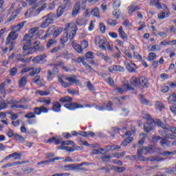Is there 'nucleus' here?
I'll list each match as a JSON object with an SVG mask.
<instances>
[{"instance_id": "f257e3e1", "label": "nucleus", "mask_w": 176, "mask_h": 176, "mask_svg": "<svg viewBox=\"0 0 176 176\" xmlns=\"http://www.w3.org/2000/svg\"><path fill=\"white\" fill-rule=\"evenodd\" d=\"M34 46L31 47V44H28V42L26 43L23 47V55L18 54L16 56V60L18 61H21V63H30L32 56L27 58L25 56H30L36 52H42L44 50L45 47L43 45H41V41H36L33 43Z\"/></svg>"}, {"instance_id": "f03ea898", "label": "nucleus", "mask_w": 176, "mask_h": 176, "mask_svg": "<svg viewBox=\"0 0 176 176\" xmlns=\"http://www.w3.org/2000/svg\"><path fill=\"white\" fill-rule=\"evenodd\" d=\"M66 32L63 34L60 39V43L64 45L68 42V38L72 39L74 35H76V31H78V28L74 23H67L65 25Z\"/></svg>"}, {"instance_id": "7ed1b4c3", "label": "nucleus", "mask_w": 176, "mask_h": 176, "mask_svg": "<svg viewBox=\"0 0 176 176\" xmlns=\"http://www.w3.org/2000/svg\"><path fill=\"white\" fill-rule=\"evenodd\" d=\"M65 80H67V82L64 81L63 79L60 78H58V82L60 83L61 86L63 87H70V86H72V85H76V86H80V81L79 80L76 79V77L74 75H71L70 76H65L64 77Z\"/></svg>"}, {"instance_id": "20e7f679", "label": "nucleus", "mask_w": 176, "mask_h": 176, "mask_svg": "<svg viewBox=\"0 0 176 176\" xmlns=\"http://www.w3.org/2000/svg\"><path fill=\"white\" fill-rule=\"evenodd\" d=\"M142 118L143 119H146L147 124L144 126V130L146 133H149L151 130H153V127L156 126V122L152 119L151 115L148 113L146 111H142Z\"/></svg>"}, {"instance_id": "39448f33", "label": "nucleus", "mask_w": 176, "mask_h": 176, "mask_svg": "<svg viewBox=\"0 0 176 176\" xmlns=\"http://www.w3.org/2000/svg\"><path fill=\"white\" fill-rule=\"evenodd\" d=\"M56 30V28H54V26L50 28L47 32V34H45V36L41 37V41H45V39H46L47 36H50V35H52V32H54L53 34L54 38H57V36H58V35H60V34L63 32V28H58L56 30Z\"/></svg>"}, {"instance_id": "423d86ee", "label": "nucleus", "mask_w": 176, "mask_h": 176, "mask_svg": "<svg viewBox=\"0 0 176 176\" xmlns=\"http://www.w3.org/2000/svg\"><path fill=\"white\" fill-rule=\"evenodd\" d=\"M124 87L126 90H134V88L140 87V78L133 76L130 80V84L125 83Z\"/></svg>"}, {"instance_id": "0eeeda50", "label": "nucleus", "mask_w": 176, "mask_h": 176, "mask_svg": "<svg viewBox=\"0 0 176 176\" xmlns=\"http://www.w3.org/2000/svg\"><path fill=\"white\" fill-rule=\"evenodd\" d=\"M39 30V28L35 27L32 28L29 30V33L26 34L23 37V41H26L28 45H31V42H32V37L34 36V34L36 32V31Z\"/></svg>"}, {"instance_id": "6e6552de", "label": "nucleus", "mask_w": 176, "mask_h": 176, "mask_svg": "<svg viewBox=\"0 0 176 176\" xmlns=\"http://www.w3.org/2000/svg\"><path fill=\"white\" fill-rule=\"evenodd\" d=\"M155 123L164 130H168V131H171L173 134H176V127L170 126V125L167 124H164L160 120H156Z\"/></svg>"}, {"instance_id": "1a4fd4ad", "label": "nucleus", "mask_w": 176, "mask_h": 176, "mask_svg": "<svg viewBox=\"0 0 176 176\" xmlns=\"http://www.w3.org/2000/svg\"><path fill=\"white\" fill-rule=\"evenodd\" d=\"M64 107L70 111H75V109L83 108V105L75 102H70L68 104H65Z\"/></svg>"}, {"instance_id": "9d476101", "label": "nucleus", "mask_w": 176, "mask_h": 176, "mask_svg": "<svg viewBox=\"0 0 176 176\" xmlns=\"http://www.w3.org/2000/svg\"><path fill=\"white\" fill-rule=\"evenodd\" d=\"M27 163H30V161H18L15 162H8L5 165L1 166V168H8L9 167H14V166H21V164H27Z\"/></svg>"}, {"instance_id": "9b49d317", "label": "nucleus", "mask_w": 176, "mask_h": 176, "mask_svg": "<svg viewBox=\"0 0 176 176\" xmlns=\"http://www.w3.org/2000/svg\"><path fill=\"white\" fill-rule=\"evenodd\" d=\"M95 43L96 45H99L100 49H102V50H105L106 49L105 43H108V42L105 41L104 39H101V37H100V36H98L95 38Z\"/></svg>"}, {"instance_id": "f8f14e48", "label": "nucleus", "mask_w": 176, "mask_h": 176, "mask_svg": "<svg viewBox=\"0 0 176 176\" xmlns=\"http://www.w3.org/2000/svg\"><path fill=\"white\" fill-rule=\"evenodd\" d=\"M160 144L162 148H171L173 146V142L164 138L160 141Z\"/></svg>"}, {"instance_id": "ddd939ff", "label": "nucleus", "mask_w": 176, "mask_h": 176, "mask_svg": "<svg viewBox=\"0 0 176 176\" xmlns=\"http://www.w3.org/2000/svg\"><path fill=\"white\" fill-rule=\"evenodd\" d=\"M33 111L36 115H41V113H47V112H49V109L43 106L40 107H35Z\"/></svg>"}, {"instance_id": "4468645a", "label": "nucleus", "mask_w": 176, "mask_h": 176, "mask_svg": "<svg viewBox=\"0 0 176 176\" xmlns=\"http://www.w3.org/2000/svg\"><path fill=\"white\" fill-rule=\"evenodd\" d=\"M162 162L164 160V158L160 156H150L148 157L144 158V162Z\"/></svg>"}, {"instance_id": "2eb2a0df", "label": "nucleus", "mask_w": 176, "mask_h": 176, "mask_svg": "<svg viewBox=\"0 0 176 176\" xmlns=\"http://www.w3.org/2000/svg\"><path fill=\"white\" fill-rule=\"evenodd\" d=\"M72 45L76 53H78V54H83V49H82V46L80 45L74 41L72 42Z\"/></svg>"}, {"instance_id": "dca6fc26", "label": "nucleus", "mask_w": 176, "mask_h": 176, "mask_svg": "<svg viewBox=\"0 0 176 176\" xmlns=\"http://www.w3.org/2000/svg\"><path fill=\"white\" fill-rule=\"evenodd\" d=\"M80 11V3L77 2L73 8V10L72 12V16H73V17H75V16L79 14Z\"/></svg>"}, {"instance_id": "f3484780", "label": "nucleus", "mask_w": 176, "mask_h": 176, "mask_svg": "<svg viewBox=\"0 0 176 176\" xmlns=\"http://www.w3.org/2000/svg\"><path fill=\"white\" fill-rule=\"evenodd\" d=\"M109 72H113L116 71L117 72H123L124 71V67L119 65H113L109 67Z\"/></svg>"}, {"instance_id": "a211bd4d", "label": "nucleus", "mask_w": 176, "mask_h": 176, "mask_svg": "<svg viewBox=\"0 0 176 176\" xmlns=\"http://www.w3.org/2000/svg\"><path fill=\"white\" fill-rule=\"evenodd\" d=\"M47 56L45 54H41L39 56H36L34 58L32 59V63L34 64H38V63H41V61H43L45 58H46Z\"/></svg>"}, {"instance_id": "6ab92c4d", "label": "nucleus", "mask_w": 176, "mask_h": 176, "mask_svg": "<svg viewBox=\"0 0 176 176\" xmlns=\"http://www.w3.org/2000/svg\"><path fill=\"white\" fill-rule=\"evenodd\" d=\"M142 86V87H148L149 83L148 82V80L145 76H141L139 78V85Z\"/></svg>"}, {"instance_id": "aec40b11", "label": "nucleus", "mask_w": 176, "mask_h": 176, "mask_svg": "<svg viewBox=\"0 0 176 176\" xmlns=\"http://www.w3.org/2000/svg\"><path fill=\"white\" fill-rule=\"evenodd\" d=\"M64 167L68 171H74L79 168V165L78 164H70L65 165Z\"/></svg>"}, {"instance_id": "412c9836", "label": "nucleus", "mask_w": 176, "mask_h": 176, "mask_svg": "<svg viewBox=\"0 0 176 176\" xmlns=\"http://www.w3.org/2000/svg\"><path fill=\"white\" fill-rule=\"evenodd\" d=\"M26 23H27V21H22L20 23L17 24L16 25L12 27V32H14L16 34V32H19L20 31V30H21V28H23V27H24V24H25Z\"/></svg>"}, {"instance_id": "4be33fe9", "label": "nucleus", "mask_w": 176, "mask_h": 176, "mask_svg": "<svg viewBox=\"0 0 176 176\" xmlns=\"http://www.w3.org/2000/svg\"><path fill=\"white\" fill-rule=\"evenodd\" d=\"M17 36H19V34L15 33V32L12 31L8 34L7 37V41L13 42V41H16V39H17Z\"/></svg>"}, {"instance_id": "5701e85b", "label": "nucleus", "mask_w": 176, "mask_h": 176, "mask_svg": "<svg viewBox=\"0 0 176 176\" xmlns=\"http://www.w3.org/2000/svg\"><path fill=\"white\" fill-rule=\"evenodd\" d=\"M56 160H63L62 157H56V158H53L49 160H45V161H41L38 163H37L38 166H41V164H46L48 163H53L54 162H56Z\"/></svg>"}, {"instance_id": "b1692460", "label": "nucleus", "mask_w": 176, "mask_h": 176, "mask_svg": "<svg viewBox=\"0 0 176 176\" xmlns=\"http://www.w3.org/2000/svg\"><path fill=\"white\" fill-rule=\"evenodd\" d=\"M52 111L54 112H61V104L58 102H54L52 106Z\"/></svg>"}, {"instance_id": "393cba45", "label": "nucleus", "mask_w": 176, "mask_h": 176, "mask_svg": "<svg viewBox=\"0 0 176 176\" xmlns=\"http://www.w3.org/2000/svg\"><path fill=\"white\" fill-rule=\"evenodd\" d=\"M160 155H161V156H164V157H168V156H174V155H176V150H174L173 151H165L162 153H160Z\"/></svg>"}, {"instance_id": "a878e982", "label": "nucleus", "mask_w": 176, "mask_h": 176, "mask_svg": "<svg viewBox=\"0 0 176 176\" xmlns=\"http://www.w3.org/2000/svg\"><path fill=\"white\" fill-rule=\"evenodd\" d=\"M27 79H28V76H23L19 80V87H24L27 85Z\"/></svg>"}, {"instance_id": "bb28decb", "label": "nucleus", "mask_w": 176, "mask_h": 176, "mask_svg": "<svg viewBox=\"0 0 176 176\" xmlns=\"http://www.w3.org/2000/svg\"><path fill=\"white\" fill-rule=\"evenodd\" d=\"M56 45H57V41L56 39L51 38L47 41L46 47L47 49H50L52 46H54Z\"/></svg>"}, {"instance_id": "cd10ccee", "label": "nucleus", "mask_w": 176, "mask_h": 176, "mask_svg": "<svg viewBox=\"0 0 176 176\" xmlns=\"http://www.w3.org/2000/svg\"><path fill=\"white\" fill-rule=\"evenodd\" d=\"M43 20H44V21L40 25V27L41 28H47V27H49V25H50V24H52V23L51 21H48L46 18L43 17Z\"/></svg>"}, {"instance_id": "c85d7f7f", "label": "nucleus", "mask_w": 176, "mask_h": 176, "mask_svg": "<svg viewBox=\"0 0 176 176\" xmlns=\"http://www.w3.org/2000/svg\"><path fill=\"white\" fill-rule=\"evenodd\" d=\"M43 20H44V21L40 25V27L41 28H47V27H49V25H50V24H52V23L51 21H48L46 18L43 17Z\"/></svg>"}, {"instance_id": "c756f323", "label": "nucleus", "mask_w": 176, "mask_h": 176, "mask_svg": "<svg viewBox=\"0 0 176 176\" xmlns=\"http://www.w3.org/2000/svg\"><path fill=\"white\" fill-rule=\"evenodd\" d=\"M91 14L94 17H98V19H100V10L98 9V8L96 7L92 9L91 11Z\"/></svg>"}, {"instance_id": "7c9ffc66", "label": "nucleus", "mask_w": 176, "mask_h": 176, "mask_svg": "<svg viewBox=\"0 0 176 176\" xmlns=\"http://www.w3.org/2000/svg\"><path fill=\"white\" fill-rule=\"evenodd\" d=\"M111 170H113L116 173H123L124 171H126V168L112 166Z\"/></svg>"}, {"instance_id": "2f4dec72", "label": "nucleus", "mask_w": 176, "mask_h": 176, "mask_svg": "<svg viewBox=\"0 0 176 176\" xmlns=\"http://www.w3.org/2000/svg\"><path fill=\"white\" fill-rule=\"evenodd\" d=\"M112 157H115L114 153H111L108 155H103L102 157H101V159L102 162L107 163V162H109L110 159H112Z\"/></svg>"}, {"instance_id": "473e14b6", "label": "nucleus", "mask_w": 176, "mask_h": 176, "mask_svg": "<svg viewBox=\"0 0 176 176\" xmlns=\"http://www.w3.org/2000/svg\"><path fill=\"white\" fill-rule=\"evenodd\" d=\"M150 6H157V8L162 9V6H160V1L159 0H151L149 2Z\"/></svg>"}, {"instance_id": "72a5a7b5", "label": "nucleus", "mask_w": 176, "mask_h": 176, "mask_svg": "<svg viewBox=\"0 0 176 176\" xmlns=\"http://www.w3.org/2000/svg\"><path fill=\"white\" fill-rule=\"evenodd\" d=\"M59 102H63V104L72 102V98H71L69 96H65V97L61 98L59 100Z\"/></svg>"}, {"instance_id": "f704fd0d", "label": "nucleus", "mask_w": 176, "mask_h": 176, "mask_svg": "<svg viewBox=\"0 0 176 176\" xmlns=\"http://www.w3.org/2000/svg\"><path fill=\"white\" fill-rule=\"evenodd\" d=\"M76 23L77 25H85V24H86V23H87V21L85 19V18H78L76 20Z\"/></svg>"}, {"instance_id": "c9c22d12", "label": "nucleus", "mask_w": 176, "mask_h": 176, "mask_svg": "<svg viewBox=\"0 0 176 176\" xmlns=\"http://www.w3.org/2000/svg\"><path fill=\"white\" fill-rule=\"evenodd\" d=\"M126 68L129 72H135V69L133 67V65H135L134 63H125Z\"/></svg>"}, {"instance_id": "e433bc0d", "label": "nucleus", "mask_w": 176, "mask_h": 176, "mask_svg": "<svg viewBox=\"0 0 176 176\" xmlns=\"http://www.w3.org/2000/svg\"><path fill=\"white\" fill-rule=\"evenodd\" d=\"M43 19H47L48 21L53 23V21H54V19H56V15L53 13H50L45 16H43Z\"/></svg>"}, {"instance_id": "4c0bfd02", "label": "nucleus", "mask_w": 176, "mask_h": 176, "mask_svg": "<svg viewBox=\"0 0 176 176\" xmlns=\"http://www.w3.org/2000/svg\"><path fill=\"white\" fill-rule=\"evenodd\" d=\"M160 140H162V137L159 135H153L151 139V142H153V144H157V142H159Z\"/></svg>"}, {"instance_id": "58836bf2", "label": "nucleus", "mask_w": 176, "mask_h": 176, "mask_svg": "<svg viewBox=\"0 0 176 176\" xmlns=\"http://www.w3.org/2000/svg\"><path fill=\"white\" fill-rule=\"evenodd\" d=\"M170 14V12L166 11V12H160L158 14V19L160 20H163V19H166V17H168V15Z\"/></svg>"}, {"instance_id": "ea45409f", "label": "nucleus", "mask_w": 176, "mask_h": 176, "mask_svg": "<svg viewBox=\"0 0 176 176\" xmlns=\"http://www.w3.org/2000/svg\"><path fill=\"white\" fill-rule=\"evenodd\" d=\"M14 140H15V141H18L19 142H25V139H24V138H23V136H21L19 134H14Z\"/></svg>"}, {"instance_id": "a19ab883", "label": "nucleus", "mask_w": 176, "mask_h": 176, "mask_svg": "<svg viewBox=\"0 0 176 176\" xmlns=\"http://www.w3.org/2000/svg\"><path fill=\"white\" fill-rule=\"evenodd\" d=\"M8 157H14L15 160H20V159H21V154L19 153H13L12 154H10Z\"/></svg>"}, {"instance_id": "79ce46f5", "label": "nucleus", "mask_w": 176, "mask_h": 176, "mask_svg": "<svg viewBox=\"0 0 176 176\" xmlns=\"http://www.w3.org/2000/svg\"><path fill=\"white\" fill-rule=\"evenodd\" d=\"M34 9H36V6H34L32 7V8L27 10V12L25 13V16L28 19V17H31V15L32 14V10Z\"/></svg>"}, {"instance_id": "37998d69", "label": "nucleus", "mask_w": 176, "mask_h": 176, "mask_svg": "<svg viewBox=\"0 0 176 176\" xmlns=\"http://www.w3.org/2000/svg\"><path fill=\"white\" fill-rule=\"evenodd\" d=\"M98 55L99 56V57H100V58H102V60H104L106 63H109V61H111V58H109L108 56L102 53H99L98 54Z\"/></svg>"}, {"instance_id": "c03bdc74", "label": "nucleus", "mask_w": 176, "mask_h": 176, "mask_svg": "<svg viewBox=\"0 0 176 176\" xmlns=\"http://www.w3.org/2000/svg\"><path fill=\"white\" fill-rule=\"evenodd\" d=\"M168 101L169 102H171V104H175L176 102V94H172L168 98Z\"/></svg>"}, {"instance_id": "a18cd8bd", "label": "nucleus", "mask_w": 176, "mask_h": 176, "mask_svg": "<svg viewBox=\"0 0 176 176\" xmlns=\"http://www.w3.org/2000/svg\"><path fill=\"white\" fill-rule=\"evenodd\" d=\"M6 45L8 46L10 52H12V50L14 49V43H13V41L6 40Z\"/></svg>"}, {"instance_id": "49530a36", "label": "nucleus", "mask_w": 176, "mask_h": 176, "mask_svg": "<svg viewBox=\"0 0 176 176\" xmlns=\"http://www.w3.org/2000/svg\"><path fill=\"white\" fill-rule=\"evenodd\" d=\"M25 118L26 119H34L36 118V113H35V111L28 113L26 115H25Z\"/></svg>"}, {"instance_id": "de8ad7c7", "label": "nucleus", "mask_w": 176, "mask_h": 176, "mask_svg": "<svg viewBox=\"0 0 176 176\" xmlns=\"http://www.w3.org/2000/svg\"><path fill=\"white\" fill-rule=\"evenodd\" d=\"M18 14H19V12L14 11V12H12V15H10V16L8 18L7 21L8 22L12 21V20H14L16 17H17Z\"/></svg>"}, {"instance_id": "09e8293b", "label": "nucleus", "mask_w": 176, "mask_h": 176, "mask_svg": "<svg viewBox=\"0 0 176 176\" xmlns=\"http://www.w3.org/2000/svg\"><path fill=\"white\" fill-rule=\"evenodd\" d=\"M133 141V138L128 137L125 140H124L121 145L122 146H127V144H130Z\"/></svg>"}, {"instance_id": "8fccbe9b", "label": "nucleus", "mask_w": 176, "mask_h": 176, "mask_svg": "<svg viewBox=\"0 0 176 176\" xmlns=\"http://www.w3.org/2000/svg\"><path fill=\"white\" fill-rule=\"evenodd\" d=\"M107 148H109V149H107L106 153L109 152L110 151H116V149H120V146L118 145L107 146Z\"/></svg>"}, {"instance_id": "3c124183", "label": "nucleus", "mask_w": 176, "mask_h": 176, "mask_svg": "<svg viewBox=\"0 0 176 176\" xmlns=\"http://www.w3.org/2000/svg\"><path fill=\"white\" fill-rule=\"evenodd\" d=\"M65 10H67V8H65L63 6L59 7L57 9V15L58 16V17H60V16H61L63 13L65 12Z\"/></svg>"}, {"instance_id": "603ef678", "label": "nucleus", "mask_w": 176, "mask_h": 176, "mask_svg": "<svg viewBox=\"0 0 176 176\" xmlns=\"http://www.w3.org/2000/svg\"><path fill=\"white\" fill-rule=\"evenodd\" d=\"M116 91H117V93H119L120 94H123L124 91H127L126 87H124V84L123 87H117L116 88Z\"/></svg>"}, {"instance_id": "864d4df0", "label": "nucleus", "mask_w": 176, "mask_h": 176, "mask_svg": "<svg viewBox=\"0 0 176 176\" xmlns=\"http://www.w3.org/2000/svg\"><path fill=\"white\" fill-rule=\"evenodd\" d=\"M164 138L166 140H175L176 135H175L173 133H166Z\"/></svg>"}, {"instance_id": "5fc2aeb1", "label": "nucleus", "mask_w": 176, "mask_h": 176, "mask_svg": "<svg viewBox=\"0 0 176 176\" xmlns=\"http://www.w3.org/2000/svg\"><path fill=\"white\" fill-rule=\"evenodd\" d=\"M33 72H30L29 75L30 76H34L35 74H39L41 72V71H42V69L41 67H38L37 69H32Z\"/></svg>"}, {"instance_id": "6e6d98bb", "label": "nucleus", "mask_w": 176, "mask_h": 176, "mask_svg": "<svg viewBox=\"0 0 176 176\" xmlns=\"http://www.w3.org/2000/svg\"><path fill=\"white\" fill-rule=\"evenodd\" d=\"M107 24H109V25H111V27H115V25L118 24V22L116 21V20L109 19L107 20Z\"/></svg>"}, {"instance_id": "4d7b16f0", "label": "nucleus", "mask_w": 176, "mask_h": 176, "mask_svg": "<svg viewBox=\"0 0 176 176\" xmlns=\"http://www.w3.org/2000/svg\"><path fill=\"white\" fill-rule=\"evenodd\" d=\"M34 170L33 168H26L23 170V174H32Z\"/></svg>"}, {"instance_id": "13d9d810", "label": "nucleus", "mask_w": 176, "mask_h": 176, "mask_svg": "<svg viewBox=\"0 0 176 176\" xmlns=\"http://www.w3.org/2000/svg\"><path fill=\"white\" fill-rule=\"evenodd\" d=\"M137 9V6L132 5L128 8V12L129 14H131L133 12H135V10Z\"/></svg>"}, {"instance_id": "bf43d9fd", "label": "nucleus", "mask_w": 176, "mask_h": 176, "mask_svg": "<svg viewBox=\"0 0 176 176\" xmlns=\"http://www.w3.org/2000/svg\"><path fill=\"white\" fill-rule=\"evenodd\" d=\"M155 108L159 111H162V109L164 108V106H163V103H162L161 102H156Z\"/></svg>"}, {"instance_id": "052dcab7", "label": "nucleus", "mask_w": 176, "mask_h": 176, "mask_svg": "<svg viewBox=\"0 0 176 176\" xmlns=\"http://www.w3.org/2000/svg\"><path fill=\"white\" fill-rule=\"evenodd\" d=\"M63 2V5L62 6L67 10L68 8L71 6V1H69V0H64Z\"/></svg>"}, {"instance_id": "680f3d73", "label": "nucleus", "mask_w": 176, "mask_h": 176, "mask_svg": "<svg viewBox=\"0 0 176 176\" xmlns=\"http://www.w3.org/2000/svg\"><path fill=\"white\" fill-rule=\"evenodd\" d=\"M80 45H81L82 49H87V47H89V42L86 40H83Z\"/></svg>"}, {"instance_id": "e2e57ef3", "label": "nucleus", "mask_w": 176, "mask_h": 176, "mask_svg": "<svg viewBox=\"0 0 176 176\" xmlns=\"http://www.w3.org/2000/svg\"><path fill=\"white\" fill-rule=\"evenodd\" d=\"M86 58L93 60L94 58V55L92 52H88L85 54Z\"/></svg>"}, {"instance_id": "0e129e2a", "label": "nucleus", "mask_w": 176, "mask_h": 176, "mask_svg": "<svg viewBox=\"0 0 176 176\" xmlns=\"http://www.w3.org/2000/svg\"><path fill=\"white\" fill-rule=\"evenodd\" d=\"M36 94H39V96H49L50 92L47 91H36Z\"/></svg>"}, {"instance_id": "69168bd1", "label": "nucleus", "mask_w": 176, "mask_h": 176, "mask_svg": "<svg viewBox=\"0 0 176 176\" xmlns=\"http://www.w3.org/2000/svg\"><path fill=\"white\" fill-rule=\"evenodd\" d=\"M157 47H160L159 45H149L147 49L149 52H155L156 50Z\"/></svg>"}, {"instance_id": "338daca9", "label": "nucleus", "mask_w": 176, "mask_h": 176, "mask_svg": "<svg viewBox=\"0 0 176 176\" xmlns=\"http://www.w3.org/2000/svg\"><path fill=\"white\" fill-rule=\"evenodd\" d=\"M112 14L116 19H119L120 17V10H113Z\"/></svg>"}, {"instance_id": "774afa93", "label": "nucleus", "mask_w": 176, "mask_h": 176, "mask_svg": "<svg viewBox=\"0 0 176 176\" xmlns=\"http://www.w3.org/2000/svg\"><path fill=\"white\" fill-rule=\"evenodd\" d=\"M161 45H176V40L169 41L168 42H166L165 43L162 41L161 42Z\"/></svg>"}]
</instances>
